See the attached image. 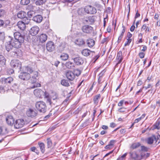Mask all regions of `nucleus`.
Returning <instances> with one entry per match:
<instances>
[{
	"label": "nucleus",
	"instance_id": "1",
	"mask_svg": "<svg viewBox=\"0 0 160 160\" xmlns=\"http://www.w3.org/2000/svg\"><path fill=\"white\" fill-rule=\"evenodd\" d=\"M21 42L17 40V39H13L12 38L11 39V46L12 47L15 48V49L13 50V48L11 49L12 51L11 52V54L13 57L17 56L18 55L19 50L18 49L19 48L21 47Z\"/></svg>",
	"mask_w": 160,
	"mask_h": 160
},
{
	"label": "nucleus",
	"instance_id": "2",
	"mask_svg": "<svg viewBox=\"0 0 160 160\" xmlns=\"http://www.w3.org/2000/svg\"><path fill=\"white\" fill-rule=\"evenodd\" d=\"M36 109L40 112L45 113L47 110V106L45 102L42 101L37 102L35 105Z\"/></svg>",
	"mask_w": 160,
	"mask_h": 160
},
{
	"label": "nucleus",
	"instance_id": "3",
	"mask_svg": "<svg viewBox=\"0 0 160 160\" xmlns=\"http://www.w3.org/2000/svg\"><path fill=\"white\" fill-rule=\"evenodd\" d=\"M11 63L13 68L18 69V71H22L21 63L19 60L17 59L12 60Z\"/></svg>",
	"mask_w": 160,
	"mask_h": 160
},
{
	"label": "nucleus",
	"instance_id": "4",
	"mask_svg": "<svg viewBox=\"0 0 160 160\" xmlns=\"http://www.w3.org/2000/svg\"><path fill=\"white\" fill-rule=\"evenodd\" d=\"M84 9L85 12L88 14H95L97 12L96 8L90 5L86 6Z\"/></svg>",
	"mask_w": 160,
	"mask_h": 160
},
{
	"label": "nucleus",
	"instance_id": "5",
	"mask_svg": "<svg viewBox=\"0 0 160 160\" xmlns=\"http://www.w3.org/2000/svg\"><path fill=\"white\" fill-rule=\"evenodd\" d=\"M13 124H14L15 128L18 129L22 127L25 124L24 120L23 119H18Z\"/></svg>",
	"mask_w": 160,
	"mask_h": 160
},
{
	"label": "nucleus",
	"instance_id": "6",
	"mask_svg": "<svg viewBox=\"0 0 160 160\" xmlns=\"http://www.w3.org/2000/svg\"><path fill=\"white\" fill-rule=\"evenodd\" d=\"M82 30L85 33L90 34L93 31V28L90 26L85 25L82 26Z\"/></svg>",
	"mask_w": 160,
	"mask_h": 160
},
{
	"label": "nucleus",
	"instance_id": "7",
	"mask_svg": "<svg viewBox=\"0 0 160 160\" xmlns=\"http://www.w3.org/2000/svg\"><path fill=\"white\" fill-rule=\"evenodd\" d=\"M47 50L49 52H52L55 50V45L52 41L48 42L46 45Z\"/></svg>",
	"mask_w": 160,
	"mask_h": 160
},
{
	"label": "nucleus",
	"instance_id": "8",
	"mask_svg": "<svg viewBox=\"0 0 160 160\" xmlns=\"http://www.w3.org/2000/svg\"><path fill=\"white\" fill-rule=\"evenodd\" d=\"M39 31V28L36 26L32 27L29 31L30 34L32 36H35Z\"/></svg>",
	"mask_w": 160,
	"mask_h": 160
},
{
	"label": "nucleus",
	"instance_id": "9",
	"mask_svg": "<svg viewBox=\"0 0 160 160\" xmlns=\"http://www.w3.org/2000/svg\"><path fill=\"white\" fill-rule=\"evenodd\" d=\"M46 97L47 98V103H48L50 105L52 106V105H56V106L59 105L60 104V101H57L56 100H52L49 98L48 96H46Z\"/></svg>",
	"mask_w": 160,
	"mask_h": 160
},
{
	"label": "nucleus",
	"instance_id": "10",
	"mask_svg": "<svg viewBox=\"0 0 160 160\" xmlns=\"http://www.w3.org/2000/svg\"><path fill=\"white\" fill-rule=\"evenodd\" d=\"M30 77V74L28 73L22 72L19 76L20 78L23 80H27L29 79Z\"/></svg>",
	"mask_w": 160,
	"mask_h": 160
},
{
	"label": "nucleus",
	"instance_id": "11",
	"mask_svg": "<svg viewBox=\"0 0 160 160\" xmlns=\"http://www.w3.org/2000/svg\"><path fill=\"white\" fill-rule=\"evenodd\" d=\"M27 116L29 117L33 118L37 115V112L34 110L30 108L26 112Z\"/></svg>",
	"mask_w": 160,
	"mask_h": 160
},
{
	"label": "nucleus",
	"instance_id": "12",
	"mask_svg": "<svg viewBox=\"0 0 160 160\" xmlns=\"http://www.w3.org/2000/svg\"><path fill=\"white\" fill-rule=\"evenodd\" d=\"M95 18L94 16L84 18L83 21L86 23L92 24L95 22Z\"/></svg>",
	"mask_w": 160,
	"mask_h": 160
},
{
	"label": "nucleus",
	"instance_id": "13",
	"mask_svg": "<svg viewBox=\"0 0 160 160\" xmlns=\"http://www.w3.org/2000/svg\"><path fill=\"white\" fill-rule=\"evenodd\" d=\"M66 76L68 80L70 81H73L75 78L73 72L68 71L66 72Z\"/></svg>",
	"mask_w": 160,
	"mask_h": 160
},
{
	"label": "nucleus",
	"instance_id": "14",
	"mask_svg": "<svg viewBox=\"0 0 160 160\" xmlns=\"http://www.w3.org/2000/svg\"><path fill=\"white\" fill-rule=\"evenodd\" d=\"M123 58V57L122 55V52L121 51L118 52L117 53L116 58V60L118 61V62L117 63L116 66L120 64L122 62Z\"/></svg>",
	"mask_w": 160,
	"mask_h": 160
},
{
	"label": "nucleus",
	"instance_id": "15",
	"mask_svg": "<svg viewBox=\"0 0 160 160\" xmlns=\"http://www.w3.org/2000/svg\"><path fill=\"white\" fill-rule=\"evenodd\" d=\"M48 36L45 34H42L38 36V39L40 42L42 43L46 41L47 39Z\"/></svg>",
	"mask_w": 160,
	"mask_h": 160
},
{
	"label": "nucleus",
	"instance_id": "16",
	"mask_svg": "<svg viewBox=\"0 0 160 160\" xmlns=\"http://www.w3.org/2000/svg\"><path fill=\"white\" fill-rule=\"evenodd\" d=\"M73 60L74 63L78 65L82 64L84 62L83 58L79 57L74 58Z\"/></svg>",
	"mask_w": 160,
	"mask_h": 160
},
{
	"label": "nucleus",
	"instance_id": "17",
	"mask_svg": "<svg viewBox=\"0 0 160 160\" xmlns=\"http://www.w3.org/2000/svg\"><path fill=\"white\" fill-rule=\"evenodd\" d=\"M155 139H156V135L153 134L151 136L147 138L146 139V142L148 144L151 145L153 143Z\"/></svg>",
	"mask_w": 160,
	"mask_h": 160
},
{
	"label": "nucleus",
	"instance_id": "18",
	"mask_svg": "<svg viewBox=\"0 0 160 160\" xmlns=\"http://www.w3.org/2000/svg\"><path fill=\"white\" fill-rule=\"evenodd\" d=\"M74 43L76 45L81 46L84 45L85 43V42L82 38H79L76 39Z\"/></svg>",
	"mask_w": 160,
	"mask_h": 160
},
{
	"label": "nucleus",
	"instance_id": "19",
	"mask_svg": "<svg viewBox=\"0 0 160 160\" xmlns=\"http://www.w3.org/2000/svg\"><path fill=\"white\" fill-rule=\"evenodd\" d=\"M42 19L43 18L41 15H37L33 17L32 20L37 23H39L42 21Z\"/></svg>",
	"mask_w": 160,
	"mask_h": 160
},
{
	"label": "nucleus",
	"instance_id": "20",
	"mask_svg": "<svg viewBox=\"0 0 160 160\" xmlns=\"http://www.w3.org/2000/svg\"><path fill=\"white\" fill-rule=\"evenodd\" d=\"M33 93L37 97H40L43 94H45L44 92L41 89H36L34 90Z\"/></svg>",
	"mask_w": 160,
	"mask_h": 160
},
{
	"label": "nucleus",
	"instance_id": "21",
	"mask_svg": "<svg viewBox=\"0 0 160 160\" xmlns=\"http://www.w3.org/2000/svg\"><path fill=\"white\" fill-rule=\"evenodd\" d=\"M86 43L88 47L92 48L95 45V42L92 39L88 38L86 40Z\"/></svg>",
	"mask_w": 160,
	"mask_h": 160
},
{
	"label": "nucleus",
	"instance_id": "22",
	"mask_svg": "<svg viewBox=\"0 0 160 160\" xmlns=\"http://www.w3.org/2000/svg\"><path fill=\"white\" fill-rule=\"evenodd\" d=\"M38 73L37 72H35L34 76H32V77H30V82L32 83H35L37 81L36 77H38Z\"/></svg>",
	"mask_w": 160,
	"mask_h": 160
},
{
	"label": "nucleus",
	"instance_id": "23",
	"mask_svg": "<svg viewBox=\"0 0 160 160\" xmlns=\"http://www.w3.org/2000/svg\"><path fill=\"white\" fill-rule=\"evenodd\" d=\"M25 25L26 24L24 22L22 21H19L17 24L18 28L22 30H24L25 29Z\"/></svg>",
	"mask_w": 160,
	"mask_h": 160
},
{
	"label": "nucleus",
	"instance_id": "24",
	"mask_svg": "<svg viewBox=\"0 0 160 160\" xmlns=\"http://www.w3.org/2000/svg\"><path fill=\"white\" fill-rule=\"evenodd\" d=\"M160 124V118H159L156 122L152 125V130H155L156 129H157L159 130L160 128V127H159V125Z\"/></svg>",
	"mask_w": 160,
	"mask_h": 160
},
{
	"label": "nucleus",
	"instance_id": "25",
	"mask_svg": "<svg viewBox=\"0 0 160 160\" xmlns=\"http://www.w3.org/2000/svg\"><path fill=\"white\" fill-rule=\"evenodd\" d=\"M92 52H95L94 51L92 52L90 50L88 49H83L82 51V55L85 56H88L90 55V53Z\"/></svg>",
	"mask_w": 160,
	"mask_h": 160
},
{
	"label": "nucleus",
	"instance_id": "26",
	"mask_svg": "<svg viewBox=\"0 0 160 160\" xmlns=\"http://www.w3.org/2000/svg\"><path fill=\"white\" fill-rule=\"evenodd\" d=\"M21 71L25 72L30 74L33 72V70L30 67L27 66L23 67Z\"/></svg>",
	"mask_w": 160,
	"mask_h": 160
},
{
	"label": "nucleus",
	"instance_id": "27",
	"mask_svg": "<svg viewBox=\"0 0 160 160\" xmlns=\"http://www.w3.org/2000/svg\"><path fill=\"white\" fill-rule=\"evenodd\" d=\"M2 82L4 84H10V78H2L1 79Z\"/></svg>",
	"mask_w": 160,
	"mask_h": 160
},
{
	"label": "nucleus",
	"instance_id": "28",
	"mask_svg": "<svg viewBox=\"0 0 160 160\" xmlns=\"http://www.w3.org/2000/svg\"><path fill=\"white\" fill-rule=\"evenodd\" d=\"M6 60L4 57L2 55H0V67L4 66L6 63Z\"/></svg>",
	"mask_w": 160,
	"mask_h": 160
},
{
	"label": "nucleus",
	"instance_id": "29",
	"mask_svg": "<svg viewBox=\"0 0 160 160\" xmlns=\"http://www.w3.org/2000/svg\"><path fill=\"white\" fill-rule=\"evenodd\" d=\"M27 15V13L24 11H20L17 14V17L20 18H23Z\"/></svg>",
	"mask_w": 160,
	"mask_h": 160
},
{
	"label": "nucleus",
	"instance_id": "30",
	"mask_svg": "<svg viewBox=\"0 0 160 160\" xmlns=\"http://www.w3.org/2000/svg\"><path fill=\"white\" fill-rule=\"evenodd\" d=\"M65 66L68 69H73L74 67V64L71 62H67L65 64Z\"/></svg>",
	"mask_w": 160,
	"mask_h": 160
},
{
	"label": "nucleus",
	"instance_id": "31",
	"mask_svg": "<svg viewBox=\"0 0 160 160\" xmlns=\"http://www.w3.org/2000/svg\"><path fill=\"white\" fill-rule=\"evenodd\" d=\"M65 45L64 43H62L58 47V51L59 52H62L65 48Z\"/></svg>",
	"mask_w": 160,
	"mask_h": 160
},
{
	"label": "nucleus",
	"instance_id": "32",
	"mask_svg": "<svg viewBox=\"0 0 160 160\" xmlns=\"http://www.w3.org/2000/svg\"><path fill=\"white\" fill-rule=\"evenodd\" d=\"M130 154L131 158L134 160H137L138 159L139 155L135 152H130Z\"/></svg>",
	"mask_w": 160,
	"mask_h": 160
},
{
	"label": "nucleus",
	"instance_id": "33",
	"mask_svg": "<svg viewBox=\"0 0 160 160\" xmlns=\"http://www.w3.org/2000/svg\"><path fill=\"white\" fill-rule=\"evenodd\" d=\"M141 143L139 142L132 143L131 146L130 148L132 149L137 148L141 146Z\"/></svg>",
	"mask_w": 160,
	"mask_h": 160
},
{
	"label": "nucleus",
	"instance_id": "34",
	"mask_svg": "<svg viewBox=\"0 0 160 160\" xmlns=\"http://www.w3.org/2000/svg\"><path fill=\"white\" fill-rule=\"evenodd\" d=\"M69 56L68 54L66 53H63L60 55V58L63 61L67 60Z\"/></svg>",
	"mask_w": 160,
	"mask_h": 160
},
{
	"label": "nucleus",
	"instance_id": "35",
	"mask_svg": "<svg viewBox=\"0 0 160 160\" xmlns=\"http://www.w3.org/2000/svg\"><path fill=\"white\" fill-rule=\"evenodd\" d=\"M105 71L103 70H102L98 75V83L100 84L101 83L102 80V76L104 75Z\"/></svg>",
	"mask_w": 160,
	"mask_h": 160
},
{
	"label": "nucleus",
	"instance_id": "36",
	"mask_svg": "<svg viewBox=\"0 0 160 160\" xmlns=\"http://www.w3.org/2000/svg\"><path fill=\"white\" fill-rule=\"evenodd\" d=\"M38 144L42 153H44L45 151V145L44 143L42 142H38Z\"/></svg>",
	"mask_w": 160,
	"mask_h": 160
},
{
	"label": "nucleus",
	"instance_id": "37",
	"mask_svg": "<svg viewBox=\"0 0 160 160\" xmlns=\"http://www.w3.org/2000/svg\"><path fill=\"white\" fill-rule=\"evenodd\" d=\"M73 72L75 77H76V76L78 77L81 74V72L79 69H76L73 70Z\"/></svg>",
	"mask_w": 160,
	"mask_h": 160
},
{
	"label": "nucleus",
	"instance_id": "38",
	"mask_svg": "<svg viewBox=\"0 0 160 160\" xmlns=\"http://www.w3.org/2000/svg\"><path fill=\"white\" fill-rule=\"evenodd\" d=\"M61 84L62 85L65 87H68L69 86L68 81L65 79H63L61 81Z\"/></svg>",
	"mask_w": 160,
	"mask_h": 160
},
{
	"label": "nucleus",
	"instance_id": "39",
	"mask_svg": "<svg viewBox=\"0 0 160 160\" xmlns=\"http://www.w3.org/2000/svg\"><path fill=\"white\" fill-rule=\"evenodd\" d=\"M5 48L8 52L10 50V41H8L5 44Z\"/></svg>",
	"mask_w": 160,
	"mask_h": 160
},
{
	"label": "nucleus",
	"instance_id": "40",
	"mask_svg": "<svg viewBox=\"0 0 160 160\" xmlns=\"http://www.w3.org/2000/svg\"><path fill=\"white\" fill-rule=\"evenodd\" d=\"M53 95L51 96V98L52 100H56L57 101H60V99L58 98V95L57 93L55 92L53 93Z\"/></svg>",
	"mask_w": 160,
	"mask_h": 160
},
{
	"label": "nucleus",
	"instance_id": "41",
	"mask_svg": "<svg viewBox=\"0 0 160 160\" xmlns=\"http://www.w3.org/2000/svg\"><path fill=\"white\" fill-rule=\"evenodd\" d=\"M46 2L45 0H37L35 2L37 5L40 6L45 3Z\"/></svg>",
	"mask_w": 160,
	"mask_h": 160
},
{
	"label": "nucleus",
	"instance_id": "42",
	"mask_svg": "<svg viewBox=\"0 0 160 160\" xmlns=\"http://www.w3.org/2000/svg\"><path fill=\"white\" fill-rule=\"evenodd\" d=\"M101 95L100 94H98L95 96L93 99V100L95 103H97L98 102V99L100 98Z\"/></svg>",
	"mask_w": 160,
	"mask_h": 160
},
{
	"label": "nucleus",
	"instance_id": "43",
	"mask_svg": "<svg viewBox=\"0 0 160 160\" xmlns=\"http://www.w3.org/2000/svg\"><path fill=\"white\" fill-rule=\"evenodd\" d=\"M118 111L120 112H125V113H126L128 112V110L126 108L122 107L118 109Z\"/></svg>",
	"mask_w": 160,
	"mask_h": 160
},
{
	"label": "nucleus",
	"instance_id": "44",
	"mask_svg": "<svg viewBox=\"0 0 160 160\" xmlns=\"http://www.w3.org/2000/svg\"><path fill=\"white\" fill-rule=\"evenodd\" d=\"M47 147L48 148H51L52 145V143L51 140L49 138L47 139Z\"/></svg>",
	"mask_w": 160,
	"mask_h": 160
},
{
	"label": "nucleus",
	"instance_id": "45",
	"mask_svg": "<svg viewBox=\"0 0 160 160\" xmlns=\"http://www.w3.org/2000/svg\"><path fill=\"white\" fill-rule=\"evenodd\" d=\"M29 0H21V4L23 5H26L30 3Z\"/></svg>",
	"mask_w": 160,
	"mask_h": 160
},
{
	"label": "nucleus",
	"instance_id": "46",
	"mask_svg": "<svg viewBox=\"0 0 160 160\" xmlns=\"http://www.w3.org/2000/svg\"><path fill=\"white\" fill-rule=\"evenodd\" d=\"M156 139L154 141H156L155 143L157 144H158L160 143V135L158 134L156 136Z\"/></svg>",
	"mask_w": 160,
	"mask_h": 160
},
{
	"label": "nucleus",
	"instance_id": "47",
	"mask_svg": "<svg viewBox=\"0 0 160 160\" xmlns=\"http://www.w3.org/2000/svg\"><path fill=\"white\" fill-rule=\"evenodd\" d=\"M21 35V34L18 32L14 33L13 35L14 37V39H17V38H18Z\"/></svg>",
	"mask_w": 160,
	"mask_h": 160
},
{
	"label": "nucleus",
	"instance_id": "48",
	"mask_svg": "<svg viewBox=\"0 0 160 160\" xmlns=\"http://www.w3.org/2000/svg\"><path fill=\"white\" fill-rule=\"evenodd\" d=\"M23 19V20L24 21V22L26 24H28L29 23L30 19L27 18V17H26V16Z\"/></svg>",
	"mask_w": 160,
	"mask_h": 160
},
{
	"label": "nucleus",
	"instance_id": "49",
	"mask_svg": "<svg viewBox=\"0 0 160 160\" xmlns=\"http://www.w3.org/2000/svg\"><path fill=\"white\" fill-rule=\"evenodd\" d=\"M34 13L33 11L30 10L27 12V14L29 18H31L32 17Z\"/></svg>",
	"mask_w": 160,
	"mask_h": 160
},
{
	"label": "nucleus",
	"instance_id": "50",
	"mask_svg": "<svg viewBox=\"0 0 160 160\" xmlns=\"http://www.w3.org/2000/svg\"><path fill=\"white\" fill-rule=\"evenodd\" d=\"M145 55V53L143 52H140L138 53V56L140 58L142 59L143 58Z\"/></svg>",
	"mask_w": 160,
	"mask_h": 160
},
{
	"label": "nucleus",
	"instance_id": "51",
	"mask_svg": "<svg viewBox=\"0 0 160 160\" xmlns=\"http://www.w3.org/2000/svg\"><path fill=\"white\" fill-rule=\"evenodd\" d=\"M148 149L149 148H148L144 146H141V150L142 151L147 152L148 151Z\"/></svg>",
	"mask_w": 160,
	"mask_h": 160
},
{
	"label": "nucleus",
	"instance_id": "52",
	"mask_svg": "<svg viewBox=\"0 0 160 160\" xmlns=\"http://www.w3.org/2000/svg\"><path fill=\"white\" fill-rule=\"evenodd\" d=\"M49 22H45L43 24V27L46 29H47L49 28Z\"/></svg>",
	"mask_w": 160,
	"mask_h": 160
},
{
	"label": "nucleus",
	"instance_id": "53",
	"mask_svg": "<svg viewBox=\"0 0 160 160\" xmlns=\"http://www.w3.org/2000/svg\"><path fill=\"white\" fill-rule=\"evenodd\" d=\"M17 40H18L19 42H20L21 44V43L24 42V38L21 35L19 36V37L18 38H17Z\"/></svg>",
	"mask_w": 160,
	"mask_h": 160
},
{
	"label": "nucleus",
	"instance_id": "54",
	"mask_svg": "<svg viewBox=\"0 0 160 160\" xmlns=\"http://www.w3.org/2000/svg\"><path fill=\"white\" fill-rule=\"evenodd\" d=\"M127 41L124 44L125 46L129 45L130 43H131V42L132 41V39L128 38L127 39Z\"/></svg>",
	"mask_w": 160,
	"mask_h": 160
},
{
	"label": "nucleus",
	"instance_id": "55",
	"mask_svg": "<svg viewBox=\"0 0 160 160\" xmlns=\"http://www.w3.org/2000/svg\"><path fill=\"white\" fill-rule=\"evenodd\" d=\"M81 108H78L73 112V113L75 114H78L79 112L81 111Z\"/></svg>",
	"mask_w": 160,
	"mask_h": 160
},
{
	"label": "nucleus",
	"instance_id": "56",
	"mask_svg": "<svg viewBox=\"0 0 160 160\" xmlns=\"http://www.w3.org/2000/svg\"><path fill=\"white\" fill-rule=\"evenodd\" d=\"M69 102V99L66 98L63 101V104L65 105H67L68 104Z\"/></svg>",
	"mask_w": 160,
	"mask_h": 160
},
{
	"label": "nucleus",
	"instance_id": "57",
	"mask_svg": "<svg viewBox=\"0 0 160 160\" xmlns=\"http://www.w3.org/2000/svg\"><path fill=\"white\" fill-rule=\"evenodd\" d=\"M4 33L3 32H0V39L1 40H2L4 38Z\"/></svg>",
	"mask_w": 160,
	"mask_h": 160
},
{
	"label": "nucleus",
	"instance_id": "58",
	"mask_svg": "<svg viewBox=\"0 0 160 160\" xmlns=\"http://www.w3.org/2000/svg\"><path fill=\"white\" fill-rule=\"evenodd\" d=\"M17 84H15L14 86H12V88H13V89L12 88L11 89L12 90V92H14V91H16V89L18 88Z\"/></svg>",
	"mask_w": 160,
	"mask_h": 160
},
{
	"label": "nucleus",
	"instance_id": "59",
	"mask_svg": "<svg viewBox=\"0 0 160 160\" xmlns=\"http://www.w3.org/2000/svg\"><path fill=\"white\" fill-rule=\"evenodd\" d=\"M116 141L115 140H111L109 142L108 144L111 146L113 145L114 144L115 142Z\"/></svg>",
	"mask_w": 160,
	"mask_h": 160
},
{
	"label": "nucleus",
	"instance_id": "60",
	"mask_svg": "<svg viewBox=\"0 0 160 160\" xmlns=\"http://www.w3.org/2000/svg\"><path fill=\"white\" fill-rule=\"evenodd\" d=\"M127 154L126 153H124L121 156L120 158H118L117 160H119V159H120V160H122L123 159L126 157Z\"/></svg>",
	"mask_w": 160,
	"mask_h": 160
},
{
	"label": "nucleus",
	"instance_id": "61",
	"mask_svg": "<svg viewBox=\"0 0 160 160\" xmlns=\"http://www.w3.org/2000/svg\"><path fill=\"white\" fill-rule=\"evenodd\" d=\"M143 47L142 49L141 50V51L142 52H144L147 50V47L146 45H142Z\"/></svg>",
	"mask_w": 160,
	"mask_h": 160
},
{
	"label": "nucleus",
	"instance_id": "62",
	"mask_svg": "<svg viewBox=\"0 0 160 160\" xmlns=\"http://www.w3.org/2000/svg\"><path fill=\"white\" fill-rule=\"evenodd\" d=\"M124 102V100H122L119 102L118 104V105L119 106H122V104Z\"/></svg>",
	"mask_w": 160,
	"mask_h": 160
},
{
	"label": "nucleus",
	"instance_id": "63",
	"mask_svg": "<svg viewBox=\"0 0 160 160\" xmlns=\"http://www.w3.org/2000/svg\"><path fill=\"white\" fill-rule=\"evenodd\" d=\"M156 105L158 107V108H160V100H157L156 101Z\"/></svg>",
	"mask_w": 160,
	"mask_h": 160
},
{
	"label": "nucleus",
	"instance_id": "64",
	"mask_svg": "<svg viewBox=\"0 0 160 160\" xmlns=\"http://www.w3.org/2000/svg\"><path fill=\"white\" fill-rule=\"evenodd\" d=\"M135 27L134 25H132L130 28V31L131 32H133L134 31L135 29Z\"/></svg>",
	"mask_w": 160,
	"mask_h": 160
}]
</instances>
